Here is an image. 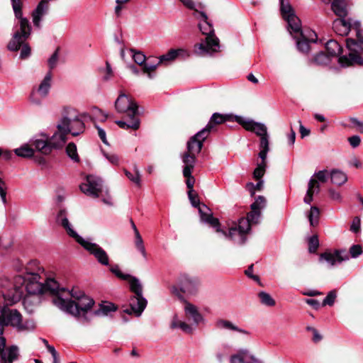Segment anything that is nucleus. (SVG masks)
Wrapping results in <instances>:
<instances>
[{"label": "nucleus", "instance_id": "7ed1b4c3", "mask_svg": "<svg viewBox=\"0 0 363 363\" xmlns=\"http://www.w3.org/2000/svg\"><path fill=\"white\" fill-rule=\"evenodd\" d=\"M346 43L347 48L350 51L348 56H340L342 52V48L335 40H330L325 43V49L328 52V55L331 58L339 57L338 62L342 67L353 65H363V58L361 56L363 53V48L362 45L352 38H347Z\"/></svg>", "mask_w": 363, "mask_h": 363}, {"label": "nucleus", "instance_id": "ea45409f", "mask_svg": "<svg viewBox=\"0 0 363 363\" xmlns=\"http://www.w3.org/2000/svg\"><path fill=\"white\" fill-rule=\"evenodd\" d=\"M203 142L204 141L200 140L199 138L192 141V137H191L187 142V149H189V152L199 153L203 146Z\"/></svg>", "mask_w": 363, "mask_h": 363}, {"label": "nucleus", "instance_id": "c03bdc74", "mask_svg": "<svg viewBox=\"0 0 363 363\" xmlns=\"http://www.w3.org/2000/svg\"><path fill=\"white\" fill-rule=\"evenodd\" d=\"M211 133L215 132L210 128V126L206 125L204 128L192 136V141L195 140L196 138H199L200 140L205 141Z\"/></svg>", "mask_w": 363, "mask_h": 363}, {"label": "nucleus", "instance_id": "f704fd0d", "mask_svg": "<svg viewBox=\"0 0 363 363\" xmlns=\"http://www.w3.org/2000/svg\"><path fill=\"white\" fill-rule=\"evenodd\" d=\"M330 175L332 183L338 186L344 184L347 181L346 174L340 170L333 169Z\"/></svg>", "mask_w": 363, "mask_h": 363}, {"label": "nucleus", "instance_id": "72a5a7b5", "mask_svg": "<svg viewBox=\"0 0 363 363\" xmlns=\"http://www.w3.org/2000/svg\"><path fill=\"white\" fill-rule=\"evenodd\" d=\"M216 325L218 328H225V329L237 331V332H239L240 333L245 334V335L249 334L248 331L241 329V328H239L238 327L235 325L233 323H231L230 321L227 320L219 319L217 320Z\"/></svg>", "mask_w": 363, "mask_h": 363}, {"label": "nucleus", "instance_id": "6e6d98bb", "mask_svg": "<svg viewBox=\"0 0 363 363\" xmlns=\"http://www.w3.org/2000/svg\"><path fill=\"white\" fill-rule=\"evenodd\" d=\"M267 165L257 164V167L253 172V177L256 180H260L264 175L266 172Z\"/></svg>", "mask_w": 363, "mask_h": 363}, {"label": "nucleus", "instance_id": "69168bd1", "mask_svg": "<svg viewBox=\"0 0 363 363\" xmlns=\"http://www.w3.org/2000/svg\"><path fill=\"white\" fill-rule=\"evenodd\" d=\"M0 196L4 203H6V186L5 182L0 177Z\"/></svg>", "mask_w": 363, "mask_h": 363}, {"label": "nucleus", "instance_id": "603ef678", "mask_svg": "<svg viewBox=\"0 0 363 363\" xmlns=\"http://www.w3.org/2000/svg\"><path fill=\"white\" fill-rule=\"evenodd\" d=\"M337 298V294L335 290L330 291L326 297L323 299L321 306H333L335 299Z\"/></svg>", "mask_w": 363, "mask_h": 363}, {"label": "nucleus", "instance_id": "9b49d317", "mask_svg": "<svg viewBox=\"0 0 363 363\" xmlns=\"http://www.w3.org/2000/svg\"><path fill=\"white\" fill-rule=\"evenodd\" d=\"M86 183H83L79 186L80 190L89 196L94 198L99 197L102 192L103 180L94 175H87L86 177Z\"/></svg>", "mask_w": 363, "mask_h": 363}, {"label": "nucleus", "instance_id": "6ab92c4d", "mask_svg": "<svg viewBox=\"0 0 363 363\" xmlns=\"http://www.w3.org/2000/svg\"><path fill=\"white\" fill-rule=\"evenodd\" d=\"M267 200L263 196H258L251 206V211L247 213V219L252 224H257L261 216L260 209L266 206Z\"/></svg>", "mask_w": 363, "mask_h": 363}, {"label": "nucleus", "instance_id": "4be33fe9", "mask_svg": "<svg viewBox=\"0 0 363 363\" xmlns=\"http://www.w3.org/2000/svg\"><path fill=\"white\" fill-rule=\"evenodd\" d=\"M351 18L345 20V18L335 19L333 23V30L339 35H347L351 30H353V22Z\"/></svg>", "mask_w": 363, "mask_h": 363}, {"label": "nucleus", "instance_id": "2f4dec72", "mask_svg": "<svg viewBox=\"0 0 363 363\" xmlns=\"http://www.w3.org/2000/svg\"><path fill=\"white\" fill-rule=\"evenodd\" d=\"M25 273L22 275L23 277H34V274H39V272L43 270L39 266V262L38 260L30 261L24 268Z\"/></svg>", "mask_w": 363, "mask_h": 363}, {"label": "nucleus", "instance_id": "e433bc0d", "mask_svg": "<svg viewBox=\"0 0 363 363\" xmlns=\"http://www.w3.org/2000/svg\"><path fill=\"white\" fill-rule=\"evenodd\" d=\"M74 123L72 126L70 125V133L72 136L76 137L84 133L85 129L84 123L78 116H75L73 120H71Z\"/></svg>", "mask_w": 363, "mask_h": 363}, {"label": "nucleus", "instance_id": "5fc2aeb1", "mask_svg": "<svg viewBox=\"0 0 363 363\" xmlns=\"http://www.w3.org/2000/svg\"><path fill=\"white\" fill-rule=\"evenodd\" d=\"M353 30L356 33L357 38L361 45H363V29L361 28V23L358 21L353 22Z\"/></svg>", "mask_w": 363, "mask_h": 363}, {"label": "nucleus", "instance_id": "4468645a", "mask_svg": "<svg viewBox=\"0 0 363 363\" xmlns=\"http://www.w3.org/2000/svg\"><path fill=\"white\" fill-rule=\"evenodd\" d=\"M328 177V172L327 170H320L314 174L313 177L309 181L307 193L304 197V202L306 203H311L313 201V194L319 191L320 187L318 181L324 183L327 181Z\"/></svg>", "mask_w": 363, "mask_h": 363}, {"label": "nucleus", "instance_id": "a878e982", "mask_svg": "<svg viewBox=\"0 0 363 363\" xmlns=\"http://www.w3.org/2000/svg\"><path fill=\"white\" fill-rule=\"evenodd\" d=\"M186 316L189 319H192L196 325H199L203 320V318L201 313L198 311L197 308L189 302H186L185 305Z\"/></svg>", "mask_w": 363, "mask_h": 363}, {"label": "nucleus", "instance_id": "8fccbe9b", "mask_svg": "<svg viewBox=\"0 0 363 363\" xmlns=\"http://www.w3.org/2000/svg\"><path fill=\"white\" fill-rule=\"evenodd\" d=\"M125 174L126 177L132 181L133 183H135L138 186H141V180H140V174L139 170L135 167V174L133 175L131 172H130L128 170H125Z\"/></svg>", "mask_w": 363, "mask_h": 363}, {"label": "nucleus", "instance_id": "37998d69", "mask_svg": "<svg viewBox=\"0 0 363 363\" xmlns=\"http://www.w3.org/2000/svg\"><path fill=\"white\" fill-rule=\"evenodd\" d=\"M196 161L195 152H189V149L182 155V162L184 163V167H191L194 168Z\"/></svg>", "mask_w": 363, "mask_h": 363}, {"label": "nucleus", "instance_id": "7c9ffc66", "mask_svg": "<svg viewBox=\"0 0 363 363\" xmlns=\"http://www.w3.org/2000/svg\"><path fill=\"white\" fill-rule=\"evenodd\" d=\"M182 51L183 50L182 49H171L166 54L161 55L159 57V61L156 64L153 63V65H155L157 69L161 64L172 62L175 60L178 57L179 53Z\"/></svg>", "mask_w": 363, "mask_h": 363}, {"label": "nucleus", "instance_id": "412c9836", "mask_svg": "<svg viewBox=\"0 0 363 363\" xmlns=\"http://www.w3.org/2000/svg\"><path fill=\"white\" fill-rule=\"evenodd\" d=\"M325 4H331V9L340 18H345L348 13L350 0H321Z\"/></svg>", "mask_w": 363, "mask_h": 363}, {"label": "nucleus", "instance_id": "5701e85b", "mask_svg": "<svg viewBox=\"0 0 363 363\" xmlns=\"http://www.w3.org/2000/svg\"><path fill=\"white\" fill-rule=\"evenodd\" d=\"M56 221L58 224L62 225L66 230L67 233L74 238L75 241H77L82 237L79 236L71 227L69 220L67 217V211L65 209H60L57 215Z\"/></svg>", "mask_w": 363, "mask_h": 363}, {"label": "nucleus", "instance_id": "f257e3e1", "mask_svg": "<svg viewBox=\"0 0 363 363\" xmlns=\"http://www.w3.org/2000/svg\"><path fill=\"white\" fill-rule=\"evenodd\" d=\"M41 279L40 274H34V277L18 276L16 282L21 285L15 284L6 294H4V300L10 305L18 302L23 297L26 301L27 297L24 296V291H26L28 295L50 293L55 297L59 296L60 291H65V288H60V284L54 279L46 278L44 282L40 281Z\"/></svg>", "mask_w": 363, "mask_h": 363}, {"label": "nucleus", "instance_id": "0eeeda50", "mask_svg": "<svg viewBox=\"0 0 363 363\" xmlns=\"http://www.w3.org/2000/svg\"><path fill=\"white\" fill-rule=\"evenodd\" d=\"M16 18L18 19L19 29L14 32L6 46L7 49L12 52H17L21 49V45L30 38L32 30L31 25L27 18L21 16Z\"/></svg>", "mask_w": 363, "mask_h": 363}, {"label": "nucleus", "instance_id": "4d7b16f0", "mask_svg": "<svg viewBox=\"0 0 363 363\" xmlns=\"http://www.w3.org/2000/svg\"><path fill=\"white\" fill-rule=\"evenodd\" d=\"M21 50L20 53V58L21 60H26L30 55L31 48L28 43H26V41H23L21 45Z\"/></svg>", "mask_w": 363, "mask_h": 363}, {"label": "nucleus", "instance_id": "473e14b6", "mask_svg": "<svg viewBox=\"0 0 363 363\" xmlns=\"http://www.w3.org/2000/svg\"><path fill=\"white\" fill-rule=\"evenodd\" d=\"M118 309V306L111 302L104 301L102 303L99 304V308L97 310L94 311V314L95 315H100L103 314L104 315H107L111 311H116Z\"/></svg>", "mask_w": 363, "mask_h": 363}, {"label": "nucleus", "instance_id": "a211bd4d", "mask_svg": "<svg viewBox=\"0 0 363 363\" xmlns=\"http://www.w3.org/2000/svg\"><path fill=\"white\" fill-rule=\"evenodd\" d=\"M238 123L246 130L255 133L259 137L268 134L267 128L264 124L255 122L252 120H245L241 117L238 118Z\"/></svg>", "mask_w": 363, "mask_h": 363}, {"label": "nucleus", "instance_id": "e2e57ef3", "mask_svg": "<svg viewBox=\"0 0 363 363\" xmlns=\"http://www.w3.org/2000/svg\"><path fill=\"white\" fill-rule=\"evenodd\" d=\"M259 138V148L263 150H269V135L265 134L264 135H261Z\"/></svg>", "mask_w": 363, "mask_h": 363}, {"label": "nucleus", "instance_id": "13d9d810", "mask_svg": "<svg viewBox=\"0 0 363 363\" xmlns=\"http://www.w3.org/2000/svg\"><path fill=\"white\" fill-rule=\"evenodd\" d=\"M187 194L191 205L199 209L201 207L198 194L196 193L194 190L188 191Z\"/></svg>", "mask_w": 363, "mask_h": 363}, {"label": "nucleus", "instance_id": "4c0bfd02", "mask_svg": "<svg viewBox=\"0 0 363 363\" xmlns=\"http://www.w3.org/2000/svg\"><path fill=\"white\" fill-rule=\"evenodd\" d=\"M307 218L311 226H317L319 223L320 209L317 206H311L307 213Z\"/></svg>", "mask_w": 363, "mask_h": 363}, {"label": "nucleus", "instance_id": "864d4df0", "mask_svg": "<svg viewBox=\"0 0 363 363\" xmlns=\"http://www.w3.org/2000/svg\"><path fill=\"white\" fill-rule=\"evenodd\" d=\"M211 52L206 44L203 43L194 45V52L199 55H205Z\"/></svg>", "mask_w": 363, "mask_h": 363}, {"label": "nucleus", "instance_id": "052dcab7", "mask_svg": "<svg viewBox=\"0 0 363 363\" xmlns=\"http://www.w3.org/2000/svg\"><path fill=\"white\" fill-rule=\"evenodd\" d=\"M69 293L72 298L74 299L73 300L74 301H77L81 299V298L86 296L84 291L74 288H73L70 291H69Z\"/></svg>", "mask_w": 363, "mask_h": 363}, {"label": "nucleus", "instance_id": "a18cd8bd", "mask_svg": "<svg viewBox=\"0 0 363 363\" xmlns=\"http://www.w3.org/2000/svg\"><path fill=\"white\" fill-rule=\"evenodd\" d=\"M135 245L136 248L141 252L143 256L146 258L147 257V252L145 251V246L143 245V238L138 231V229H135Z\"/></svg>", "mask_w": 363, "mask_h": 363}, {"label": "nucleus", "instance_id": "c9c22d12", "mask_svg": "<svg viewBox=\"0 0 363 363\" xmlns=\"http://www.w3.org/2000/svg\"><path fill=\"white\" fill-rule=\"evenodd\" d=\"M130 284V291L134 294L133 296H140L143 294V286L140 282V280L130 274L128 280Z\"/></svg>", "mask_w": 363, "mask_h": 363}, {"label": "nucleus", "instance_id": "a19ab883", "mask_svg": "<svg viewBox=\"0 0 363 363\" xmlns=\"http://www.w3.org/2000/svg\"><path fill=\"white\" fill-rule=\"evenodd\" d=\"M257 296L259 299L260 303L264 306H266L267 307H272L275 306L276 304L275 300L268 293H266L264 291H260L258 293Z\"/></svg>", "mask_w": 363, "mask_h": 363}, {"label": "nucleus", "instance_id": "3c124183", "mask_svg": "<svg viewBox=\"0 0 363 363\" xmlns=\"http://www.w3.org/2000/svg\"><path fill=\"white\" fill-rule=\"evenodd\" d=\"M60 50V48L57 47L55 52L52 53V55L50 56V57L48 59V65L50 68V71H52V69H53L57 66L59 59Z\"/></svg>", "mask_w": 363, "mask_h": 363}, {"label": "nucleus", "instance_id": "bf43d9fd", "mask_svg": "<svg viewBox=\"0 0 363 363\" xmlns=\"http://www.w3.org/2000/svg\"><path fill=\"white\" fill-rule=\"evenodd\" d=\"M258 182L256 185H254L253 183L249 182L247 184V186L250 189L249 190L250 191V194L252 196L255 195V191H261L263 186V181L262 180H257Z\"/></svg>", "mask_w": 363, "mask_h": 363}, {"label": "nucleus", "instance_id": "79ce46f5", "mask_svg": "<svg viewBox=\"0 0 363 363\" xmlns=\"http://www.w3.org/2000/svg\"><path fill=\"white\" fill-rule=\"evenodd\" d=\"M66 153L74 162H79L80 158L77 153V145L74 143L71 142L68 143L66 147Z\"/></svg>", "mask_w": 363, "mask_h": 363}, {"label": "nucleus", "instance_id": "aec40b11", "mask_svg": "<svg viewBox=\"0 0 363 363\" xmlns=\"http://www.w3.org/2000/svg\"><path fill=\"white\" fill-rule=\"evenodd\" d=\"M238 118H241V116H235L232 113L221 114L220 113H214L210 118L207 125L210 126L214 132H217L218 125L223 124L227 121H236L238 123Z\"/></svg>", "mask_w": 363, "mask_h": 363}, {"label": "nucleus", "instance_id": "c756f323", "mask_svg": "<svg viewBox=\"0 0 363 363\" xmlns=\"http://www.w3.org/2000/svg\"><path fill=\"white\" fill-rule=\"evenodd\" d=\"M331 61V57L325 54L324 52L320 51L315 56L308 59V64H314L316 65H328Z\"/></svg>", "mask_w": 363, "mask_h": 363}, {"label": "nucleus", "instance_id": "39448f33", "mask_svg": "<svg viewBox=\"0 0 363 363\" xmlns=\"http://www.w3.org/2000/svg\"><path fill=\"white\" fill-rule=\"evenodd\" d=\"M53 303L61 310L73 315L75 318L82 317L84 320L89 322L86 313L94 306L95 301L89 296H84L81 299L74 301L62 298L60 295L53 298Z\"/></svg>", "mask_w": 363, "mask_h": 363}, {"label": "nucleus", "instance_id": "09e8293b", "mask_svg": "<svg viewBox=\"0 0 363 363\" xmlns=\"http://www.w3.org/2000/svg\"><path fill=\"white\" fill-rule=\"evenodd\" d=\"M48 9V1L41 0L38 4L36 9L33 11L32 14L43 16L46 10Z\"/></svg>", "mask_w": 363, "mask_h": 363}, {"label": "nucleus", "instance_id": "393cba45", "mask_svg": "<svg viewBox=\"0 0 363 363\" xmlns=\"http://www.w3.org/2000/svg\"><path fill=\"white\" fill-rule=\"evenodd\" d=\"M230 363H259V361L252 355H250L247 350H241L231 356Z\"/></svg>", "mask_w": 363, "mask_h": 363}, {"label": "nucleus", "instance_id": "20e7f679", "mask_svg": "<svg viewBox=\"0 0 363 363\" xmlns=\"http://www.w3.org/2000/svg\"><path fill=\"white\" fill-rule=\"evenodd\" d=\"M71 119L67 116H63L57 125V131L47 140H35L33 145L44 155H48L52 150L62 149L67 143V135L71 133Z\"/></svg>", "mask_w": 363, "mask_h": 363}, {"label": "nucleus", "instance_id": "de8ad7c7", "mask_svg": "<svg viewBox=\"0 0 363 363\" xmlns=\"http://www.w3.org/2000/svg\"><path fill=\"white\" fill-rule=\"evenodd\" d=\"M308 252L310 253H315L319 247V240L317 235H313L308 238Z\"/></svg>", "mask_w": 363, "mask_h": 363}, {"label": "nucleus", "instance_id": "0e129e2a", "mask_svg": "<svg viewBox=\"0 0 363 363\" xmlns=\"http://www.w3.org/2000/svg\"><path fill=\"white\" fill-rule=\"evenodd\" d=\"M111 272L114 274L118 278L122 280H128V277H130V274H124L121 272V271L118 269V266L115 267H111L110 269Z\"/></svg>", "mask_w": 363, "mask_h": 363}, {"label": "nucleus", "instance_id": "f3484780", "mask_svg": "<svg viewBox=\"0 0 363 363\" xmlns=\"http://www.w3.org/2000/svg\"><path fill=\"white\" fill-rule=\"evenodd\" d=\"M349 255L345 250H335L333 252L326 251L323 252L319 256V262H327L331 267L335 265L337 263H341L342 261L348 260Z\"/></svg>", "mask_w": 363, "mask_h": 363}, {"label": "nucleus", "instance_id": "dca6fc26", "mask_svg": "<svg viewBox=\"0 0 363 363\" xmlns=\"http://www.w3.org/2000/svg\"><path fill=\"white\" fill-rule=\"evenodd\" d=\"M147 304V301L143 297V295L131 296L129 303L130 308L123 310V313L128 315L134 314L136 317H140L145 309Z\"/></svg>", "mask_w": 363, "mask_h": 363}, {"label": "nucleus", "instance_id": "bb28decb", "mask_svg": "<svg viewBox=\"0 0 363 363\" xmlns=\"http://www.w3.org/2000/svg\"><path fill=\"white\" fill-rule=\"evenodd\" d=\"M33 141H30V144H24L20 147L14 150L15 154L23 158H30L34 156L35 148L33 149L32 147Z\"/></svg>", "mask_w": 363, "mask_h": 363}, {"label": "nucleus", "instance_id": "6e6552de", "mask_svg": "<svg viewBox=\"0 0 363 363\" xmlns=\"http://www.w3.org/2000/svg\"><path fill=\"white\" fill-rule=\"evenodd\" d=\"M199 280L197 277H191L188 274H181L177 279V284L172 287V293L177 296L179 300H184L182 294H194L199 285Z\"/></svg>", "mask_w": 363, "mask_h": 363}, {"label": "nucleus", "instance_id": "b1692460", "mask_svg": "<svg viewBox=\"0 0 363 363\" xmlns=\"http://www.w3.org/2000/svg\"><path fill=\"white\" fill-rule=\"evenodd\" d=\"M232 228H237L233 235L238 232L240 236V244H244L247 240L246 235L251 230V223L249 222V220L242 217L239 219L238 225H235Z\"/></svg>", "mask_w": 363, "mask_h": 363}, {"label": "nucleus", "instance_id": "338daca9", "mask_svg": "<svg viewBox=\"0 0 363 363\" xmlns=\"http://www.w3.org/2000/svg\"><path fill=\"white\" fill-rule=\"evenodd\" d=\"M360 229V218L359 217L354 218L350 226V230L354 233H358Z\"/></svg>", "mask_w": 363, "mask_h": 363}, {"label": "nucleus", "instance_id": "774afa93", "mask_svg": "<svg viewBox=\"0 0 363 363\" xmlns=\"http://www.w3.org/2000/svg\"><path fill=\"white\" fill-rule=\"evenodd\" d=\"M94 128L98 130V135H99V137L100 138V139L101 140V141L105 144V145H108V141L106 140V132L104 131V130H103L102 128H101L97 124L94 123Z\"/></svg>", "mask_w": 363, "mask_h": 363}, {"label": "nucleus", "instance_id": "680f3d73", "mask_svg": "<svg viewBox=\"0 0 363 363\" xmlns=\"http://www.w3.org/2000/svg\"><path fill=\"white\" fill-rule=\"evenodd\" d=\"M362 253V248L359 245H353L350 249V254L352 257H357Z\"/></svg>", "mask_w": 363, "mask_h": 363}, {"label": "nucleus", "instance_id": "f8f14e48", "mask_svg": "<svg viewBox=\"0 0 363 363\" xmlns=\"http://www.w3.org/2000/svg\"><path fill=\"white\" fill-rule=\"evenodd\" d=\"M77 242L91 255H94L100 264L105 266H108L109 264V259L107 253L99 245L86 241L82 238H79Z\"/></svg>", "mask_w": 363, "mask_h": 363}, {"label": "nucleus", "instance_id": "f03ea898", "mask_svg": "<svg viewBox=\"0 0 363 363\" xmlns=\"http://www.w3.org/2000/svg\"><path fill=\"white\" fill-rule=\"evenodd\" d=\"M0 362L1 363H13L18 357V348L12 345L6 349V340L3 336L5 326L16 328L18 331L28 328V322L23 324V317L16 309H11L7 306L0 307Z\"/></svg>", "mask_w": 363, "mask_h": 363}, {"label": "nucleus", "instance_id": "2eb2a0df", "mask_svg": "<svg viewBox=\"0 0 363 363\" xmlns=\"http://www.w3.org/2000/svg\"><path fill=\"white\" fill-rule=\"evenodd\" d=\"M130 51L133 53L134 62L142 67L143 74H146L149 79H153L155 77L156 67L153 63L147 62L150 58H147L141 51H137L134 48H130Z\"/></svg>", "mask_w": 363, "mask_h": 363}, {"label": "nucleus", "instance_id": "423d86ee", "mask_svg": "<svg viewBox=\"0 0 363 363\" xmlns=\"http://www.w3.org/2000/svg\"><path fill=\"white\" fill-rule=\"evenodd\" d=\"M317 40L316 33L308 28H303L300 19L296 17V49L303 55H308L312 50V43Z\"/></svg>", "mask_w": 363, "mask_h": 363}, {"label": "nucleus", "instance_id": "49530a36", "mask_svg": "<svg viewBox=\"0 0 363 363\" xmlns=\"http://www.w3.org/2000/svg\"><path fill=\"white\" fill-rule=\"evenodd\" d=\"M11 5L16 18H21L23 16V0H11Z\"/></svg>", "mask_w": 363, "mask_h": 363}, {"label": "nucleus", "instance_id": "cd10ccee", "mask_svg": "<svg viewBox=\"0 0 363 363\" xmlns=\"http://www.w3.org/2000/svg\"><path fill=\"white\" fill-rule=\"evenodd\" d=\"M127 121H115L121 128L123 129H133L134 130H138L140 128V121L138 116H135L133 118H129L126 117Z\"/></svg>", "mask_w": 363, "mask_h": 363}, {"label": "nucleus", "instance_id": "58836bf2", "mask_svg": "<svg viewBox=\"0 0 363 363\" xmlns=\"http://www.w3.org/2000/svg\"><path fill=\"white\" fill-rule=\"evenodd\" d=\"M206 43L209 50L213 52L216 51L213 47H219V40L215 35L214 29H210V35L206 36Z\"/></svg>", "mask_w": 363, "mask_h": 363}, {"label": "nucleus", "instance_id": "ddd939ff", "mask_svg": "<svg viewBox=\"0 0 363 363\" xmlns=\"http://www.w3.org/2000/svg\"><path fill=\"white\" fill-rule=\"evenodd\" d=\"M199 212L202 221L208 223L211 228H214L216 232L222 233L225 238L233 240V233L237 230L236 228H230L229 230L227 231L223 228H221L219 220L217 218L213 217L212 213L208 214L203 212L201 208H199Z\"/></svg>", "mask_w": 363, "mask_h": 363}, {"label": "nucleus", "instance_id": "1a4fd4ad", "mask_svg": "<svg viewBox=\"0 0 363 363\" xmlns=\"http://www.w3.org/2000/svg\"><path fill=\"white\" fill-rule=\"evenodd\" d=\"M114 106L117 112L120 113H125V117L127 118H133L139 115V106L136 101L123 92H121L118 96Z\"/></svg>", "mask_w": 363, "mask_h": 363}, {"label": "nucleus", "instance_id": "c85d7f7f", "mask_svg": "<svg viewBox=\"0 0 363 363\" xmlns=\"http://www.w3.org/2000/svg\"><path fill=\"white\" fill-rule=\"evenodd\" d=\"M52 72L49 71L46 75L45 76L43 80L40 84L38 91L40 95L43 97H46L49 93L50 89L51 87V79H52Z\"/></svg>", "mask_w": 363, "mask_h": 363}, {"label": "nucleus", "instance_id": "9d476101", "mask_svg": "<svg viewBox=\"0 0 363 363\" xmlns=\"http://www.w3.org/2000/svg\"><path fill=\"white\" fill-rule=\"evenodd\" d=\"M279 11L281 18L286 23V29L295 39V9L289 0L279 1Z\"/></svg>", "mask_w": 363, "mask_h": 363}]
</instances>
